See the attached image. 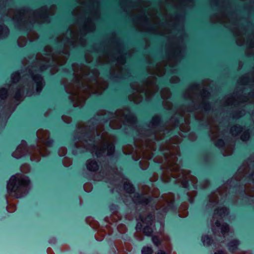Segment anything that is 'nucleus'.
Wrapping results in <instances>:
<instances>
[{
  "mask_svg": "<svg viewBox=\"0 0 254 254\" xmlns=\"http://www.w3.org/2000/svg\"><path fill=\"white\" fill-rule=\"evenodd\" d=\"M29 184V180L27 177L18 174L11 177L7 189L8 191L15 192L17 197H21L26 194Z\"/></svg>",
  "mask_w": 254,
  "mask_h": 254,
  "instance_id": "1",
  "label": "nucleus"
},
{
  "mask_svg": "<svg viewBox=\"0 0 254 254\" xmlns=\"http://www.w3.org/2000/svg\"><path fill=\"white\" fill-rule=\"evenodd\" d=\"M153 217L152 215H148L145 218H141L142 224L138 223L136 226L137 230L142 228L143 232L148 236L151 235L152 233V229L151 226L152 225Z\"/></svg>",
  "mask_w": 254,
  "mask_h": 254,
  "instance_id": "2",
  "label": "nucleus"
},
{
  "mask_svg": "<svg viewBox=\"0 0 254 254\" xmlns=\"http://www.w3.org/2000/svg\"><path fill=\"white\" fill-rule=\"evenodd\" d=\"M203 245L206 247H211L212 249L216 250L221 247L220 243L221 239H201ZM226 239H221V240H226ZM221 243H224V241H222Z\"/></svg>",
  "mask_w": 254,
  "mask_h": 254,
  "instance_id": "3",
  "label": "nucleus"
},
{
  "mask_svg": "<svg viewBox=\"0 0 254 254\" xmlns=\"http://www.w3.org/2000/svg\"><path fill=\"white\" fill-rule=\"evenodd\" d=\"M93 152H95V154L97 156H99L102 153L105 151V150H107V155H111L114 150V146L112 144H107L106 146L104 147L101 150H97L96 149L94 148Z\"/></svg>",
  "mask_w": 254,
  "mask_h": 254,
  "instance_id": "4",
  "label": "nucleus"
},
{
  "mask_svg": "<svg viewBox=\"0 0 254 254\" xmlns=\"http://www.w3.org/2000/svg\"><path fill=\"white\" fill-rule=\"evenodd\" d=\"M216 227L217 229L215 230L214 232L216 233L217 232H218L220 230L221 232L223 234L226 233L229 230V227L226 224H222L221 225L220 220H217L215 222Z\"/></svg>",
  "mask_w": 254,
  "mask_h": 254,
  "instance_id": "5",
  "label": "nucleus"
},
{
  "mask_svg": "<svg viewBox=\"0 0 254 254\" xmlns=\"http://www.w3.org/2000/svg\"><path fill=\"white\" fill-rule=\"evenodd\" d=\"M239 244V239H233L228 244V250L232 253H234L237 250Z\"/></svg>",
  "mask_w": 254,
  "mask_h": 254,
  "instance_id": "6",
  "label": "nucleus"
},
{
  "mask_svg": "<svg viewBox=\"0 0 254 254\" xmlns=\"http://www.w3.org/2000/svg\"><path fill=\"white\" fill-rule=\"evenodd\" d=\"M33 80L36 83L37 91L39 92L41 90L43 86V79L39 75L32 76Z\"/></svg>",
  "mask_w": 254,
  "mask_h": 254,
  "instance_id": "7",
  "label": "nucleus"
},
{
  "mask_svg": "<svg viewBox=\"0 0 254 254\" xmlns=\"http://www.w3.org/2000/svg\"><path fill=\"white\" fill-rule=\"evenodd\" d=\"M86 166L87 169L91 171H95L98 169V165L94 160H88Z\"/></svg>",
  "mask_w": 254,
  "mask_h": 254,
  "instance_id": "8",
  "label": "nucleus"
},
{
  "mask_svg": "<svg viewBox=\"0 0 254 254\" xmlns=\"http://www.w3.org/2000/svg\"><path fill=\"white\" fill-rule=\"evenodd\" d=\"M228 214V210L225 207H222L219 210H217L215 212L214 218H216L217 216L222 217Z\"/></svg>",
  "mask_w": 254,
  "mask_h": 254,
  "instance_id": "9",
  "label": "nucleus"
},
{
  "mask_svg": "<svg viewBox=\"0 0 254 254\" xmlns=\"http://www.w3.org/2000/svg\"><path fill=\"white\" fill-rule=\"evenodd\" d=\"M141 253L142 254H152L153 250L151 247L144 246L142 249Z\"/></svg>",
  "mask_w": 254,
  "mask_h": 254,
  "instance_id": "10",
  "label": "nucleus"
},
{
  "mask_svg": "<svg viewBox=\"0 0 254 254\" xmlns=\"http://www.w3.org/2000/svg\"><path fill=\"white\" fill-rule=\"evenodd\" d=\"M124 188L129 193L132 192L133 190V188L132 185L129 182H126L125 183Z\"/></svg>",
  "mask_w": 254,
  "mask_h": 254,
  "instance_id": "11",
  "label": "nucleus"
},
{
  "mask_svg": "<svg viewBox=\"0 0 254 254\" xmlns=\"http://www.w3.org/2000/svg\"><path fill=\"white\" fill-rule=\"evenodd\" d=\"M12 156L16 158H18L22 156L21 153V149L20 147H18L16 150L13 153Z\"/></svg>",
  "mask_w": 254,
  "mask_h": 254,
  "instance_id": "12",
  "label": "nucleus"
},
{
  "mask_svg": "<svg viewBox=\"0 0 254 254\" xmlns=\"http://www.w3.org/2000/svg\"><path fill=\"white\" fill-rule=\"evenodd\" d=\"M7 96V91L4 88L0 89V98L4 99Z\"/></svg>",
  "mask_w": 254,
  "mask_h": 254,
  "instance_id": "13",
  "label": "nucleus"
},
{
  "mask_svg": "<svg viewBox=\"0 0 254 254\" xmlns=\"http://www.w3.org/2000/svg\"><path fill=\"white\" fill-rule=\"evenodd\" d=\"M20 77V74L19 72L13 73L11 75V79L13 82H15L18 80Z\"/></svg>",
  "mask_w": 254,
  "mask_h": 254,
  "instance_id": "14",
  "label": "nucleus"
},
{
  "mask_svg": "<svg viewBox=\"0 0 254 254\" xmlns=\"http://www.w3.org/2000/svg\"><path fill=\"white\" fill-rule=\"evenodd\" d=\"M151 240H152L153 243L157 247H158L160 245H161V244L162 243V239H151Z\"/></svg>",
  "mask_w": 254,
  "mask_h": 254,
  "instance_id": "15",
  "label": "nucleus"
},
{
  "mask_svg": "<svg viewBox=\"0 0 254 254\" xmlns=\"http://www.w3.org/2000/svg\"><path fill=\"white\" fill-rule=\"evenodd\" d=\"M156 254H167L166 252L162 250H159L156 253Z\"/></svg>",
  "mask_w": 254,
  "mask_h": 254,
  "instance_id": "16",
  "label": "nucleus"
},
{
  "mask_svg": "<svg viewBox=\"0 0 254 254\" xmlns=\"http://www.w3.org/2000/svg\"><path fill=\"white\" fill-rule=\"evenodd\" d=\"M6 28L2 26H0V35L2 34L3 31H6Z\"/></svg>",
  "mask_w": 254,
  "mask_h": 254,
  "instance_id": "17",
  "label": "nucleus"
},
{
  "mask_svg": "<svg viewBox=\"0 0 254 254\" xmlns=\"http://www.w3.org/2000/svg\"><path fill=\"white\" fill-rule=\"evenodd\" d=\"M248 137H249V135H248L247 134V135L244 134L241 137L242 139H243V140H247L248 138Z\"/></svg>",
  "mask_w": 254,
  "mask_h": 254,
  "instance_id": "18",
  "label": "nucleus"
},
{
  "mask_svg": "<svg viewBox=\"0 0 254 254\" xmlns=\"http://www.w3.org/2000/svg\"><path fill=\"white\" fill-rule=\"evenodd\" d=\"M214 254H226L223 251L220 250V251H218L217 252H215L214 253Z\"/></svg>",
  "mask_w": 254,
  "mask_h": 254,
  "instance_id": "19",
  "label": "nucleus"
},
{
  "mask_svg": "<svg viewBox=\"0 0 254 254\" xmlns=\"http://www.w3.org/2000/svg\"><path fill=\"white\" fill-rule=\"evenodd\" d=\"M56 239H51V240H56Z\"/></svg>",
  "mask_w": 254,
  "mask_h": 254,
  "instance_id": "20",
  "label": "nucleus"
}]
</instances>
